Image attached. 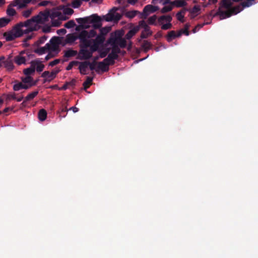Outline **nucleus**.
<instances>
[{"label": "nucleus", "mask_w": 258, "mask_h": 258, "mask_svg": "<svg viewBox=\"0 0 258 258\" xmlns=\"http://www.w3.org/2000/svg\"><path fill=\"white\" fill-rule=\"evenodd\" d=\"M119 10L118 8L113 7L105 15L102 17L99 16L97 14H92L90 16V19L88 24H92V27L94 29H100L102 27L101 21L102 20L106 22H118L121 18V15L117 13Z\"/></svg>", "instance_id": "obj_1"}, {"label": "nucleus", "mask_w": 258, "mask_h": 258, "mask_svg": "<svg viewBox=\"0 0 258 258\" xmlns=\"http://www.w3.org/2000/svg\"><path fill=\"white\" fill-rule=\"evenodd\" d=\"M50 12L48 10L40 12L37 16L33 17L31 19L25 21L26 26H29L32 23L43 24L48 21Z\"/></svg>", "instance_id": "obj_2"}, {"label": "nucleus", "mask_w": 258, "mask_h": 258, "mask_svg": "<svg viewBox=\"0 0 258 258\" xmlns=\"http://www.w3.org/2000/svg\"><path fill=\"white\" fill-rule=\"evenodd\" d=\"M244 8V7H243L241 5V3L239 5L236 6L235 7H231L230 9L226 11L221 10L220 8H219L218 11L214 15V16H219L220 19L222 20L227 18H229L232 15H236L242 11Z\"/></svg>", "instance_id": "obj_3"}, {"label": "nucleus", "mask_w": 258, "mask_h": 258, "mask_svg": "<svg viewBox=\"0 0 258 258\" xmlns=\"http://www.w3.org/2000/svg\"><path fill=\"white\" fill-rule=\"evenodd\" d=\"M87 31L82 30L79 34L80 49H87L92 43V40L87 39Z\"/></svg>", "instance_id": "obj_4"}, {"label": "nucleus", "mask_w": 258, "mask_h": 258, "mask_svg": "<svg viewBox=\"0 0 258 258\" xmlns=\"http://www.w3.org/2000/svg\"><path fill=\"white\" fill-rule=\"evenodd\" d=\"M138 26H139V29L140 27L143 28L145 29V31L147 32L146 34H145V32H142L141 34V38H147L148 36L152 35V32L150 30V28L144 20L140 21Z\"/></svg>", "instance_id": "obj_5"}, {"label": "nucleus", "mask_w": 258, "mask_h": 258, "mask_svg": "<svg viewBox=\"0 0 258 258\" xmlns=\"http://www.w3.org/2000/svg\"><path fill=\"white\" fill-rule=\"evenodd\" d=\"M92 55L89 49H80L77 58L80 60H87L92 57Z\"/></svg>", "instance_id": "obj_6"}, {"label": "nucleus", "mask_w": 258, "mask_h": 258, "mask_svg": "<svg viewBox=\"0 0 258 258\" xmlns=\"http://www.w3.org/2000/svg\"><path fill=\"white\" fill-rule=\"evenodd\" d=\"M24 26H26L25 25V22L18 24L12 29V31L14 33L17 38L23 35V31L22 28L24 27Z\"/></svg>", "instance_id": "obj_7"}, {"label": "nucleus", "mask_w": 258, "mask_h": 258, "mask_svg": "<svg viewBox=\"0 0 258 258\" xmlns=\"http://www.w3.org/2000/svg\"><path fill=\"white\" fill-rule=\"evenodd\" d=\"M15 82H17V83L14 85L13 88L15 91H18L22 89H28L32 86H35L36 84V83H34L32 84H26L24 83L23 84V82H18L17 81Z\"/></svg>", "instance_id": "obj_8"}, {"label": "nucleus", "mask_w": 258, "mask_h": 258, "mask_svg": "<svg viewBox=\"0 0 258 258\" xmlns=\"http://www.w3.org/2000/svg\"><path fill=\"white\" fill-rule=\"evenodd\" d=\"M59 72V70H53L51 73L49 71H44L41 75L42 78H47L50 81L55 78L56 75Z\"/></svg>", "instance_id": "obj_9"}, {"label": "nucleus", "mask_w": 258, "mask_h": 258, "mask_svg": "<svg viewBox=\"0 0 258 258\" xmlns=\"http://www.w3.org/2000/svg\"><path fill=\"white\" fill-rule=\"evenodd\" d=\"M159 10L157 6H154L152 5H148L146 6L143 9V13L145 14V18L148 15V13H154Z\"/></svg>", "instance_id": "obj_10"}, {"label": "nucleus", "mask_w": 258, "mask_h": 258, "mask_svg": "<svg viewBox=\"0 0 258 258\" xmlns=\"http://www.w3.org/2000/svg\"><path fill=\"white\" fill-rule=\"evenodd\" d=\"M79 69L80 70V73L82 75L87 74L86 71L87 68H88V65L90 64V62L88 61H85L83 62H79Z\"/></svg>", "instance_id": "obj_11"}, {"label": "nucleus", "mask_w": 258, "mask_h": 258, "mask_svg": "<svg viewBox=\"0 0 258 258\" xmlns=\"http://www.w3.org/2000/svg\"><path fill=\"white\" fill-rule=\"evenodd\" d=\"M25 53V51H22L19 55L16 56L14 58V61L18 65H21L26 62V58L22 56Z\"/></svg>", "instance_id": "obj_12"}, {"label": "nucleus", "mask_w": 258, "mask_h": 258, "mask_svg": "<svg viewBox=\"0 0 258 258\" xmlns=\"http://www.w3.org/2000/svg\"><path fill=\"white\" fill-rule=\"evenodd\" d=\"M109 64V63L104 61L103 60L102 61L98 62L97 69L96 70V71L98 72V70H101L103 72H107L109 70L108 66Z\"/></svg>", "instance_id": "obj_13"}, {"label": "nucleus", "mask_w": 258, "mask_h": 258, "mask_svg": "<svg viewBox=\"0 0 258 258\" xmlns=\"http://www.w3.org/2000/svg\"><path fill=\"white\" fill-rule=\"evenodd\" d=\"M51 49V45L49 43H46L44 47H41L35 49L34 52L39 55H42L45 53L47 50Z\"/></svg>", "instance_id": "obj_14"}, {"label": "nucleus", "mask_w": 258, "mask_h": 258, "mask_svg": "<svg viewBox=\"0 0 258 258\" xmlns=\"http://www.w3.org/2000/svg\"><path fill=\"white\" fill-rule=\"evenodd\" d=\"M139 31V26H135L128 31L125 35V38L126 39H130Z\"/></svg>", "instance_id": "obj_15"}, {"label": "nucleus", "mask_w": 258, "mask_h": 258, "mask_svg": "<svg viewBox=\"0 0 258 258\" xmlns=\"http://www.w3.org/2000/svg\"><path fill=\"white\" fill-rule=\"evenodd\" d=\"M118 57V55L114 54L111 52L108 55L106 58L104 59V61L108 62L110 64H113L114 63V59H117Z\"/></svg>", "instance_id": "obj_16"}, {"label": "nucleus", "mask_w": 258, "mask_h": 258, "mask_svg": "<svg viewBox=\"0 0 258 258\" xmlns=\"http://www.w3.org/2000/svg\"><path fill=\"white\" fill-rule=\"evenodd\" d=\"M32 0H15L14 6H18L20 8L25 7Z\"/></svg>", "instance_id": "obj_17"}, {"label": "nucleus", "mask_w": 258, "mask_h": 258, "mask_svg": "<svg viewBox=\"0 0 258 258\" xmlns=\"http://www.w3.org/2000/svg\"><path fill=\"white\" fill-rule=\"evenodd\" d=\"M4 36L5 38L6 41H11L15 40L17 37L11 31L5 32L4 33Z\"/></svg>", "instance_id": "obj_18"}, {"label": "nucleus", "mask_w": 258, "mask_h": 258, "mask_svg": "<svg viewBox=\"0 0 258 258\" xmlns=\"http://www.w3.org/2000/svg\"><path fill=\"white\" fill-rule=\"evenodd\" d=\"M172 20V18L170 15H163L160 16L158 19V23L160 24H163L164 21L171 22Z\"/></svg>", "instance_id": "obj_19"}, {"label": "nucleus", "mask_w": 258, "mask_h": 258, "mask_svg": "<svg viewBox=\"0 0 258 258\" xmlns=\"http://www.w3.org/2000/svg\"><path fill=\"white\" fill-rule=\"evenodd\" d=\"M52 46H51V50L55 51L58 47V37L54 36L50 40Z\"/></svg>", "instance_id": "obj_20"}, {"label": "nucleus", "mask_w": 258, "mask_h": 258, "mask_svg": "<svg viewBox=\"0 0 258 258\" xmlns=\"http://www.w3.org/2000/svg\"><path fill=\"white\" fill-rule=\"evenodd\" d=\"M233 3L231 0H222L221 3V7L224 8L226 9H230L232 6Z\"/></svg>", "instance_id": "obj_21"}, {"label": "nucleus", "mask_w": 258, "mask_h": 258, "mask_svg": "<svg viewBox=\"0 0 258 258\" xmlns=\"http://www.w3.org/2000/svg\"><path fill=\"white\" fill-rule=\"evenodd\" d=\"M26 27L25 29H23V34H28L33 31L36 30V26L35 23H32L29 26H24Z\"/></svg>", "instance_id": "obj_22"}, {"label": "nucleus", "mask_w": 258, "mask_h": 258, "mask_svg": "<svg viewBox=\"0 0 258 258\" xmlns=\"http://www.w3.org/2000/svg\"><path fill=\"white\" fill-rule=\"evenodd\" d=\"M171 5L175 6L177 8H180L186 6L187 3L183 0H175L171 2Z\"/></svg>", "instance_id": "obj_23"}, {"label": "nucleus", "mask_w": 258, "mask_h": 258, "mask_svg": "<svg viewBox=\"0 0 258 258\" xmlns=\"http://www.w3.org/2000/svg\"><path fill=\"white\" fill-rule=\"evenodd\" d=\"M78 39H79V35L76 36L73 34H69L67 36L66 41L68 43H72L74 42Z\"/></svg>", "instance_id": "obj_24"}, {"label": "nucleus", "mask_w": 258, "mask_h": 258, "mask_svg": "<svg viewBox=\"0 0 258 258\" xmlns=\"http://www.w3.org/2000/svg\"><path fill=\"white\" fill-rule=\"evenodd\" d=\"M38 118L40 121H44L47 117V112L44 109H40L38 112Z\"/></svg>", "instance_id": "obj_25"}, {"label": "nucleus", "mask_w": 258, "mask_h": 258, "mask_svg": "<svg viewBox=\"0 0 258 258\" xmlns=\"http://www.w3.org/2000/svg\"><path fill=\"white\" fill-rule=\"evenodd\" d=\"M22 82L26 84H32L36 82H34L33 78L30 76H27L26 77L21 78Z\"/></svg>", "instance_id": "obj_26"}, {"label": "nucleus", "mask_w": 258, "mask_h": 258, "mask_svg": "<svg viewBox=\"0 0 258 258\" xmlns=\"http://www.w3.org/2000/svg\"><path fill=\"white\" fill-rule=\"evenodd\" d=\"M90 19V16L84 18H79L76 19V21L81 25L88 24Z\"/></svg>", "instance_id": "obj_27"}, {"label": "nucleus", "mask_w": 258, "mask_h": 258, "mask_svg": "<svg viewBox=\"0 0 258 258\" xmlns=\"http://www.w3.org/2000/svg\"><path fill=\"white\" fill-rule=\"evenodd\" d=\"M78 54L77 50L73 49H69L65 51L64 57H71L76 56Z\"/></svg>", "instance_id": "obj_28"}, {"label": "nucleus", "mask_w": 258, "mask_h": 258, "mask_svg": "<svg viewBox=\"0 0 258 258\" xmlns=\"http://www.w3.org/2000/svg\"><path fill=\"white\" fill-rule=\"evenodd\" d=\"M152 44L147 40H144L142 44V47L144 51L147 52L151 47Z\"/></svg>", "instance_id": "obj_29"}, {"label": "nucleus", "mask_w": 258, "mask_h": 258, "mask_svg": "<svg viewBox=\"0 0 258 258\" xmlns=\"http://www.w3.org/2000/svg\"><path fill=\"white\" fill-rule=\"evenodd\" d=\"M104 36L101 34H99L98 36H97L95 39L92 40V41L95 42L96 43L98 44V45H100L104 42Z\"/></svg>", "instance_id": "obj_30"}, {"label": "nucleus", "mask_w": 258, "mask_h": 258, "mask_svg": "<svg viewBox=\"0 0 258 258\" xmlns=\"http://www.w3.org/2000/svg\"><path fill=\"white\" fill-rule=\"evenodd\" d=\"M166 37L168 42H171L173 39L176 38V32L173 30L168 32Z\"/></svg>", "instance_id": "obj_31"}, {"label": "nucleus", "mask_w": 258, "mask_h": 258, "mask_svg": "<svg viewBox=\"0 0 258 258\" xmlns=\"http://www.w3.org/2000/svg\"><path fill=\"white\" fill-rule=\"evenodd\" d=\"M92 80L93 78L90 77H87L86 80L83 84L84 90H87L90 87V85L92 84Z\"/></svg>", "instance_id": "obj_32"}, {"label": "nucleus", "mask_w": 258, "mask_h": 258, "mask_svg": "<svg viewBox=\"0 0 258 258\" xmlns=\"http://www.w3.org/2000/svg\"><path fill=\"white\" fill-rule=\"evenodd\" d=\"M11 21V19L6 17L0 18V28L5 27Z\"/></svg>", "instance_id": "obj_33"}, {"label": "nucleus", "mask_w": 258, "mask_h": 258, "mask_svg": "<svg viewBox=\"0 0 258 258\" xmlns=\"http://www.w3.org/2000/svg\"><path fill=\"white\" fill-rule=\"evenodd\" d=\"M117 45L119 46L121 48H125L126 46V41L124 38H121L120 36H118L117 40Z\"/></svg>", "instance_id": "obj_34"}, {"label": "nucleus", "mask_w": 258, "mask_h": 258, "mask_svg": "<svg viewBox=\"0 0 258 258\" xmlns=\"http://www.w3.org/2000/svg\"><path fill=\"white\" fill-rule=\"evenodd\" d=\"M38 94V91H34L31 93L29 94L25 98L26 101H30L34 99Z\"/></svg>", "instance_id": "obj_35"}, {"label": "nucleus", "mask_w": 258, "mask_h": 258, "mask_svg": "<svg viewBox=\"0 0 258 258\" xmlns=\"http://www.w3.org/2000/svg\"><path fill=\"white\" fill-rule=\"evenodd\" d=\"M3 64H4L5 67L8 70H12L13 69V63L11 60L9 59L7 60L5 59Z\"/></svg>", "instance_id": "obj_36"}, {"label": "nucleus", "mask_w": 258, "mask_h": 258, "mask_svg": "<svg viewBox=\"0 0 258 258\" xmlns=\"http://www.w3.org/2000/svg\"><path fill=\"white\" fill-rule=\"evenodd\" d=\"M138 11L133 10V11H128L125 14V16L129 18H134L136 15L138 13Z\"/></svg>", "instance_id": "obj_37"}, {"label": "nucleus", "mask_w": 258, "mask_h": 258, "mask_svg": "<svg viewBox=\"0 0 258 258\" xmlns=\"http://www.w3.org/2000/svg\"><path fill=\"white\" fill-rule=\"evenodd\" d=\"M93 44H90V46H89V50H90V52H91V53L93 54V53L97 51L98 49V47L99 46L98 44L94 42H93Z\"/></svg>", "instance_id": "obj_38"}, {"label": "nucleus", "mask_w": 258, "mask_h": 258, "mask_svg": "<svg viewBox=\"0 0 258 258\" xmlns=\"http://www.w3.org/2000/svg\"><path fill=\"white\" fill-rule=\"evenodd\" d=\"M118 37H111L107 40V43L110 44L112 46L113 45H117V40Z\"/></svg>", "instance_id": "obj_39"}, {"label": "nucleus", "mask_w": 258, "mask_h": 258, "mask_svg": "<svg viewBox=\"0 0 258 258\" xmlns=\"http://www.w3.org/2000/svg\"><path fill=\"white\" fill-rule=\"evenodd\" d=\"M255 0H246L241 3V5L243 7H249L254 4L253 2Z\"/></svg>", "instance_id": "obj_40"}, {"label": "nucleus", "mask_w": 258, "mask_h": 258, "mask_svg": "<svg viewBox=\"0 0 258 258\" xmlns=\"http://www.w3.org/2000/svg\"><path fill=\"white\" fill-rule=\"evenodd\" d=\"M120 49L119 48L117 45H113L112 46L111 53H112L113 54L118 55V54L120 53Z\"/></svg>", "instance_id": "obj_41"}, {"label": "nucleus", "mask_w": 258, "mask_h": 258, "mask_svg": "<svg viewBox=\"0 0 258 258\" xmlns=\"http://www.w3.org/2000/svg\"><path fill=\"white\" fill-rule=\"evenodd\" d=\"M76 25V24L74 20H70L65 23L64 27L68 29L74 28Z\"/></svg>", "instance_id": "obj_42"}, {"label": "nucleus", "mask_w": 258, "mask_h": 258, "mask_svg": "<svg viewBox=\"0 0 258 258\" xmlns=\"http://www.w3.org/2000/svg\"><path fill=\"white\" fill-rule=\"evenodd\" d=\"M189 26H190L189 24H186L184 25V29H181V31H182V33L186 36H188L189 35V32L188 31Z\"/></svg>", "instance_id": "obj_43"}, {"label": "nucleus", "mask_w": 258, "mask_h": 258, "mask_svg": "<svg viewBox=\"0 0 258 258\" xmlns=\"http://www.w3.org/2000/svg\"><path fill=\"white\" fill-rule=\"evenodd\" d=\"M157 19L156 15H154L153 16H151L149 18L148 20V22L150 25H156L155 22Z\"/></svg>", "instance_id": "obj_44"}, {"label": "nucleus", "mask_w": 258, "mask_h": 258, "mask_svg": "<svg viewBox=\"0 0 258 258\" xmlns=\"http://www.w3.org/2000/svg\"><path fill=\"white\" fill-rule=\"evenodd\" d=\"M173 9L172 6H164L161 10V13L164 14L171 11Z\"/></svg>", "instance_id": "obj_45"}, {"label": "nucleus", "mask_w": 258, "mask_h": 258, "mask_svg": "<svg viewBox=\"0 0 258 258\" xmlns=\"http://www.w3.org/2000/svg\"><path fill=\"white\" fill-rule=\"evenodd\" d=\"M4 96H6V100H10L11 99H16V94L15 93H10L7 94H4Z\"/></svg>", "instance_id": "obj_46"}, {"label": "nucleus", "mask_w": 258, "mask_h": 258, "mask_svg": "<svg viewBox=\"0 0 258 258\" xmlns=\"http://www.w3.org/2000/svg\"><path fill=\"white\" fill-rule=\"evenodd\" d=\"M38 63L39 59H36L35 60L31 61L30 62L31 66L30 68H31V69L34 70L35 72L36 69L37 64H38Z\"/></svg>", "instance_id": "obj_47"}, {"label": "nucleus", "mask_w": 258, "mask_h": 258, "mask_svg": "<svg viewBox=\"0 0 258 258\" xmlns=\"http://www.w3.org/2000/svg\"><path fill=\"white\" fill-rule=\"evenodd\" d=\"M24 74L26 76H30L34 73V70L31 69L30 68L25 69L23 71Z\"/></svg>", "instance_id": "obj_48"}, {"label": "nucleus", "mask_w": 258, "mask_h": 258, "mask_svg": "<svg viewBox=\"0 0 258 258\" xmlns=\"http://www.w3.org/2000/svg\"><path fill=\"white\" fill-rule=\"evenodd\" d=\"M82 5V2L80 0H74L72 2V7L74 8H78Z\"/></svg>", "instance_id": "obj_49"}, {"label": "nucleus", "mask_w": 258, "mask_h": 258, "mask_svg": "<svg viewBox=\"0 0 258 258\" xmlns=\"http://www.w3.org/2000/svg\"><path fill=\"white\" fill-rule=\"evenodd\" d=\"M7 14L9 16H14L16 14V12L15 9L9 8L7 10Z\"/></svg>", "instance_id": "obj_50"}, {"label": "nucleus", "mask_w": 258, "mask_h": 258, "mask_svg": "<svg viewBox=\"0 0 258 258\" xmlns=\"http://www.w3.org/2000/svg\"><path fill=\"white\" fill-rule=\"evenodd\" d=\"M79 64V61H72L69 63L68 66L66 68V70L68 71L71 70L74 66L77 65Z\"/></svg>", "instance_id": "obj_51"}, {"label": "nucleus", "mask_w": 258, "mask_h": 258, "mask_svg": "<svg viewBox=\"0 0 258 258\" xmlns=\"http://www.w3.org/2000/svg\"><path fill=\"white\" fill-rule=\"evenodd\" d=\"M44 68V65L42 64L41 62L39 59V63H38V64H37L36 69L37 72H41L43 71Z\"/></svg>", "instance_id": "obj_52"}, {"label": "nucleus", "mask_w": 258, "mask_h": 258, "mask_svg": "<svg viewBox=\"0 0 258 258\" xmlns=\"http://www.w3.org/2000/svg\"><path fill=\"white\" fill-rule=\"evenodd\" d=\"M161 29L162 30H168L172 28V25L170 22H167L166 24H162Z\"/></svg>", "instance_id": "obj_53"}, {"label": "nucleus", "mask_w": 258, "mask_h": 258, "mask_svg": "<svg viewBox=\"0 0 258 258\" xmlns=\"http://www.w3.org/2000/svg\"><path fill=\"white\" fill-rule=\"evenodd\" d=\"M67 105H68V101H65L64 102H63L62 103V108L61 110L60 113L68 112V109L67 108Z\"/></svg>", "instance_id": "obj_54"}, {"label": "nucleus", "mask_w": 258, "mask_h": 258, "mask_svg": "<svg viewBox=\"0 0 258 258\" xmlns=\"http://www.w3.org/2000/svg\"><path fill=\"white\" fill-rule=\"evenodd\" d=\"M201 10L200 7L199 6H195L193 8L190 10V13L192 14L198 13Z\"/></svg>", "instance_id": "obj_55"}, {"label": "nucleus", "mask_w": 258, "mask_h": 258, "mask_svg": "<svg viewBox=\"0 0 258 258\" xmlns=\"http://www.w3.org/2000/svg\"><path fill=\"white\" fill-rule=\"evenodd\" d=\"M32 11V10L31 9L25 10L22 12V15L25 18H28L31 14Z\"/></svg>", "instance_id": "obj_56"}, {"label": "nucleus", "mask_w": 258, "mask_h": 258, "mask_svg": "<svg viewBox=\"0 0 258 258\" xmlns=\"http://www.w3.org/2000/svg\"><path fill=\"white\" fill-rule=\"evenodd\" d=\"M96 35V32L95 31V30H91L89 32L87 31V38H90L94 37Z\"/></svg>", "instance_id": "obj_57"}, {"label": "nucleus", "mask_w": 258, "mask_h": 258, "mask_svg": "<svg viewBox=\"0 0 258 258\" xmlns=\"http://www.w3.org/2000/svg\"><path fill=\"white\" fill-rule=\"evenodd\" d=\"M176 17L178 21H180L182 23L184 22V14H182V12H178L176 14Z\"/></svg>", "instance_id": "obj_58"}, {"label": "nucleus", "mask_w": 258, "mask_h": 258, "mask_svg": "<svg viewBox=\"0 0 258 258\" xmlns=\"http://www.w3.org/2000/svg\"><path fill=\"white\" fill-rule=\"evenodd\" d=\"M47 39V36L44 35L42 37H40L39 40L37 41V43L38 45L44 43V42Z\"/></svg>", "instance_id": "obj_59"}, {"label": "nucleus", "mask_w": 258, "mask_h": 258, "mask_svg": "<svg viewBox=\"0 0 258 258\" xmlns=\"http://www.w3.org/2000/svg\"><path fill=\"white\" fill-rule=\"evenodd\" d=\"M100 34L103 35H106L109 32V28L104 27V28H100Z\"/></svg>", "instance_id": "obj_60"}, {"label": "nucleus", "mask_w": 258, "mask_h": 258, "mask_svg": "<svg viewBox=\"0 0 258 258\" xmlns=\"http://www.w3.org/2000/svg\"><path fill=\"white\" fill-rule=\"evenodd\" d=\"M109 51V49H106L100 52V57L101 58H104L108 54Z\"/></svg>", "instance_id": "obj_61"}, {"label": "nucleus", "mask_w": 258, "mask_h": 258, "mask_svg": "<svg viewBox=\"0 0 258 258\" xmlns=\"http://www.w3.org/2000/svg\"><path fill=\"white\" fill-rule=\"evenodd\" d=\"M96 64L97 62L94 60L92 62H90V64L88 65V67L91 71H93L95 69Z\"/></svg>", "instance_id": "obj_62"}, {"label": "nucleus", "mask_w": 258, "mask_h": 258, "mask_svg": "<svg viewBox=\"0 0 258 258\" xmlns=\"http://www.w3.org/2000/svg\"><path fill=\"white\" fill-rule=\"evenodd\" d=\"M60 62V59H56L52 61H50L49 63V66H51V67H53L55 65H56L58 63H59Z\"/></svg>", "instance_id": "obj_63"}, {"label": "nucleus", "mask_w": 258, "mask_h": 258, "mask_svg": "<svg viewBox=\"0 0 258 258\" xmlns=\"http://www.w3.org/2000/svg\"><path fill=\"white\" fill-rule=\"evenodd\" d=\"M73 13H74V10L70 8H66V10H65L66 14L71 15L73 14Z\"/></svg>", "instance_id": "obj_64"}]
</instances>
